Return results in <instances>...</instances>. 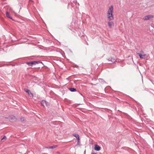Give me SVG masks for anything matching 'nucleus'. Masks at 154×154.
Here are the masks:
<instances>
[{"mask_svg":"<svg viewBox=\"0 0 154 154\" xmlns=\"http://www.w3.org/2000/svg\"><path fill=\"white\" fill-rule=\"evenodd\" d=\"M113 7L111 5L109 8L107 13V16L109 21L113 20Z\"/></svg>","mask_w":154,"mask_h":154,"instance_id":"f257e3e1","label":"nucleus"},{"mask_svg":"<svg viewBox=\"0 0 154 154\" xmlns=\"http://www.w3.org/2000/svg\"><path fill=\"white\" fill-rule=\"evenodd\" d=\"M153 18V16L151 15H149L145 16L143 18L144 20H149Z\"/></svg>","mask_w":154,"mask_h":154,"instance_id":"f03ea898","label":"nucleus"},{"mask_svg":"<svg viewBox=\"0 0 154 154\" xmlns=\"http://www.w3.org/2000/svg\"><path fill=\"white\" fill-rule=\"evenodd\" d=\"M108 60L109 63L110 64L113 63L116 61V59L113 58H109L108 59Z\"/></svg>","mask_w":154,"mask_h":154,"instance_id":"7ed1b4c3","label":"nucleus"},{"mask_svg":"<svg viewBox=\"0 0 154 154\" xmlns=\"http://www.w3.org/2000/svg\"><path fill=\"white\" fill-rule=\"evenodd\" d=\"M36 63L35 61H33L29 62H26V64L29 66H32L33 65H35Z\"/></svg>","mask_w":154,"mask_h":154,"instance_id":"20e7f679","label":"nucleus"},{"mask_svg":"<svg viewBox=\"0 0 154 154\" xmlns=\"http://www.w3.org/2000/svg\"><path fill=\"white\" fill-rule=\"evenodd\" d=\"M137 54L139 56L140 58L142 59H144L145 57L146 56V54H143V55L142 54H141V53H137Z\"/></svg>","mask_w":154,"mask_h":154,"instance_id":"39448f33","label":"nucleus"},{"mask_svg":"<svg viewBox=\"0 0 154 154\" xmlns=\"http://www.w3.org/2000/svg\"><path fill=\"white\" fill-rule=\"evenodd\" d=\"M94 149L95 150L97 151H99L100 150L101 147L97 144L95 145Z\"/></svg>","mask_w":154,"mask_h":154,"instance_id":"423d86ee","label":"nucleus"},{"mask_svg":"<svg viewBox=\"0 0 154 154\" xmlns=\"http://www.w3.org/2000/svg\"><path fill=\"white\" fill-rule=\"evenodd\" d=\"M108 25L109 28H111L114 26V23L112 21H109L108 23Z\"/></svg>","mask_w":154,"mask_h":154,"instance_id":"0eeeda50","label":"nucleus"},{"mask_svg":"<svg viewBox=\"0 0 154 154\" xmlns=\"http://www.w3.org/2000/svg\"><path fill=\"white\" fill-rule=\"evenodd\" d=\"M6 14L7 17L12 20H13L12 17H11L10 14L8 11L6 12Z\"/></svg>","mask_w":154,"mask_h":154,"instance_id":"6e6552de","label":"nucleus"},{"mask_svg":"<svg viewBox=\"0 0 154 154\" xmlns=\"http://www.w3.org/2000/svg\"><path fill=\"white\" fill-rule=\"evenodd\" d=\"M41 103L42 105L43 106H44L45 104L47 105V104L48 103L47 102L44 100H43L42 101Z\"/></svg>","mask_w":154,"mask_h":154,"instance_id":"1a4fd4ad","label":"nucleus"},{"mask_svg":"<svg viewBox=\"0 0 154 154\" xmlns=\"http://www.w3.org/2000/svg\"><path fill=\"white\" fill-rule=\"evenodd\" d=\"M72 136L75 137L77 140H79L80 139V137L79 135L77 134H72Z\"/></svg>","mask_w":154,"mask_h":154,"instance_id":"9d476101","label":"nucleus"},{"mask_svg":"<svg viewBox=\"0 0 154 154\" xmlns=\"http://www.w3.org/2000/svg\"><path fill=\"white\" fill-rule=\"evenodd\" d=\"M69 90L71 92H75L76 91V89L74 88H69Z\"/></svg>","mask_w":154,"mask_h":154,"instance_id":"9b49d317","label":"nucleus"},{"mask_svg":"<svg viewBox=\"0 0 154 154\" xmlns=\"http://www.w3.org/2000/svg\"><path fill=\"white\" fill-rule=\"evenodd\" d=\"M30 97L32 98L33 97V95L31 92L28 94Z\"/></svg>","mask_w":154,"mask_h":154,"instance_id":"f8f14e48","label":"nucleus"},{"mask_svg":"<svg viewBox=\"0 0 154 154\" xmlns=\"http://www.w3.org/2000/svg\"><path fill=\"white\" fill-rule=\"evenodd\" d=\"M57 146L54 145V146H50L49 148L50 149H54L56 148Z\"/></svg>","mask_w":154,"mask_h":154,"instance_id":"ddd939ff","label":"nucleus"},{"mask_svg":"<svg viewBox=\"0 0 154 154\" xmlns=\"http://www.w3.org/2000/svg\"><path fill=\"white\" fill-rule=\"evenodd\" d=\"M15 119V118L14 116H12L9 117V119Z\"/></svg>","mask_w":154,"mask_h":154,"instance_id":"4468645a","label":"nucleus"},{"mask_svg":"<svg viewBox=\"0 0 154 154\" xmlns=\"http://www.w3.org/2000/svg\"><path fill=\"white\" fill-rule=\"evenodd\" d=\"M25 91L28 94L30 92V90H29V89H26V88L25 89Z\"/></svg>","mask_w":154,"mask_h":154,"instance_id":"2eb2a0df","label":"nucleus"},{"mask_svg":"<svg viewBox=\"0 0 154 154\" xmlns=\"http://www.w3.org/2000/svg\"><path fill=\"white\" fill-rule=\"evenodd\" d=\"M80 144V139L77 140V142L76 144V146L79 145Z\"/></svg>","mask_w":154,"mask_h":154,"instance_id":"dca6fc26","label":"nucleus"},{"mask_svg":"<svg viewBox=\"0 0 154 154\" xmlns=\"http://www.w3.org/2000/svg\"><path fill=\"white\" fill-rule=\"evenodd\" d=\"M36 63H35V64H38L40 63H42V62L40 61H36Z\"/></svg>","mask_w":154,"mask_h":154,"instance_id":"f3484780","label":"nucleus"},{"mask_svg":"<svg viewBox=\"0 0 154 154\" xmlns=\"http://www.w3.org/2000/svg\"><path fill=\"white\" fill-rule=\"evenodd\" d=\"M20 120L21 121L23 122L25 120V119L24 118H22L20 119Z\"/></svg>","mask_w":154,"mask_h":154,"instance_id":"a211bd4d","label":"nucleus"},{"mask_svg":"<svg viewBox=\"0 0 154 154\" xmlns=\"http://www.w3.org/2000/svg\"><path fill=\"white\" fill-rule=\"evenodd\" d=\"M6 137L5 136L3 137L2 139V140H3L5 139L6 140Z\"/></svg>","mask_w":154,"mask_h":154,"instance_id":"6ab92c4d","label":"nucleus"},{"mask_svg":"<svg viewBox=\"0 0 154 154\" xmlns=\"http://www.w3.org/2000/svg\"><path fill=\"white\" fill-rule=\"evenodd\" d=\"M140 53H141L142 54H143L144 53V52L143 51H141Z\"/></svg>","mask_w":154,"mask_h":154,"instance_id":"aec40b11","label":"nucleus"},{"mask_svg":"<svg viewBox=\"0 0 154 154\" xmlns=\"http://www.w3.org/2000/svg\"><path fill=\"white\" fill-rule=\"evenodd\" d=\"M49 148H50V147H45V148H46V149H50Z\"/></svg>","mask_w":154,"mask_h":154,"instance_id":"412c9836","label":"nucleus"},{"mask_svg":"<svg viewBox=\"0 0 154 154\" xmlns=\"http://www.w3.org/2000/svg\"><path fill=\"white\" fill-rule=\"evenodd\" d=\"M91 154H97L96 153H94V152H92L91 153Z\"/></svg>","mask_w":154,"mask_h":154,"instance_id":"4be33fe9","label":"nucleus"}]
</instances>
